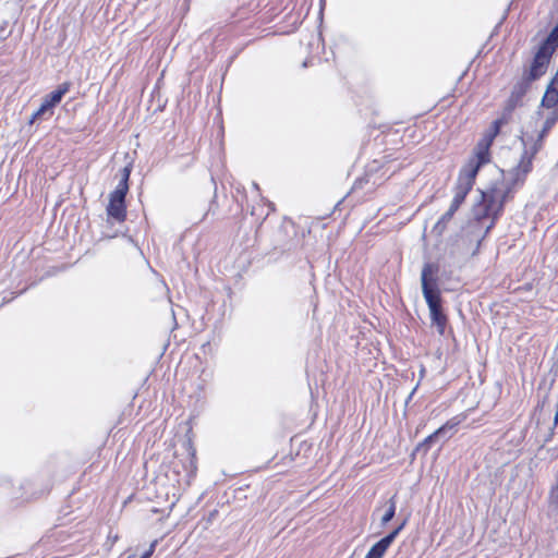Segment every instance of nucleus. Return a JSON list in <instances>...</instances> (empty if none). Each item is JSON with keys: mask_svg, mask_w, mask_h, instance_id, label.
Listing matches in <instances>:
<instances>
[{"mask_svg": "<svg viewBox=\"0 0 558 558\" xmlns=\"http://www.w3.org/2000/svg\"><path fill=\"white\" fill-rule=\"evenodd\" d=\"M510 190H501L497 185L490 186L488 190L481 193V201L477 204L478 210L476 219L482 221L484 219H492L488 229L493 228L501 216L505 203L509 196Z\"/></svg>", "mask_w": 558, "mask_h": 558, "instance_id": "obj_5", "label": "nucleus"}, {"mask_svg": "<svg viewBox=\"0 0 558 558\" xmlns=\"http://www.w3.org/2000/svg\"><path fill=\"white\" fill-rule=\"evenodd\" d=\"M549 62L533 53V58L522 70L521 77L515 82L512 90L506 100L507 104L519 107L523 104V98L531 89L532 84L544 76L549 68Z\"/></svg>", "mask_w": 558, "mask_h": 558, "instance_id": "obj_4", "label": "nucleus"}, {"mask_svg": "<svg viewBox=\"0 0 558 558\" xmlns=\"http://www.w3.org/2000/svg\"><path fill=\"white\" fill-rule=\"evenodd\" d=\"M70 88L71 83L63 82L62 84L58 85L53 92L44 98V102L47 104L50 109L53 108L62 100V97L70 90Z\"/></svg>", "mask_w": 558, "mask_h": 558, "instance_id": "obj_11", "label": "nucleus"}, {"mask_svg": "<svg viewBox=\"0 0 558 558\" xmlns=\"http://www.w3.org/2000/svg\"><path fill=\"white\" fill-rule=\"evenodd\" d=\"M547 135H543V133H538L536 140L533 144L524 148L520 156V160L513 170L514 181L515 182H524L527 174L533 170V161L536 155L544 146V142Z\"/></svg>", "mask_w": 558, "mask_h": 558, "instance_id": "obj_8", "label": "nucleus"}, {"mask_svg": "<svg viewBox=\"0 0 558 558\" xmlns=\"http://www.w3.org/2000/svg\"><path fill=\"white\" fill-rule=\"evenodd\" d=\"M515 109V107L505 102L499 117L484 131L464 165L480 172L482 167L492 162L494 141L500 134L501 128L511 122Z\"/></svg>", "mask_w": 558, "mask_h": 558, "instance_id": "obj_1", "label": "nucleus"}, {"mask_svg": "<svg viewBox=\"0 0 558 558\" xmlns=\"http://www.w3.org/2000/svg\"><path fill=\"white\" fill-rule=\"evenodd\" d=\"M468 418L466 412H461L449 420H447L439 428L436 429V434H444L446 432H451L454 434L458 427Z\"/></svg>", "mask_w": 558, "mask_h": 558, "instance_id": "obj_12", "label": "nucleus"}, {"mask_svg": "<svg viewBox=\"0 0 558 558\" xmlns=\"http://www.w3.org/2000/svg\"><path fill=\"white\" fill-rule=\"evenodd\" d=\"M541 106L550 110L545 118L542 130L539 131L543 135H548L550 130L558 122V89L547 85Z\"/></svg>", "mask_w": 558, "mask_h": 558, "instance_id": "obj_9", "label": "nucleus"}, {"mask_svg": "<svg viewBox=\"0 0 558 558\" xmlns=\"http://www.w3.org/2000/svg\"><path fill=\"white\" fill-rule=\"evenodd\" d=\"M158 541L155 539L150 543L149 548L142 555L144 558H150L155 553Z\"/></svg>", "mask_w": 558, "mask_h": 558, "instance_id": "obj_15", "label": "nucleus"}, {"mask_svg": "<svg viewBox=\"0 0 558 558\" xmlns=\"http://www.w3.org/2000/svg\"><path fill=\"white\" fill-rule=\"evenodd\" d=\"M184 447L186 458L182 460L179 459L178 456H174L173 460L170 462V470L174 474V481L179 486H182V484L190 486L197 472L196 449L193 441L187 439Z\"/></svg>", "mask_w": 558, "mask_h": 558, "instance_id": "obj_6", "label": "nucleus"}, {"mask_svg": "<svg viewBox=\"0 0 558 558\" xmlns=\"http://www.w3.org/2000/svg\"><path fill=\"white\" fill-rule=\"evenodd\" d=\"M241 11H242V9H238L236 13H234V15H233V16H234V17H238V16H239L240 19H242V16H241Z\"/></svg>", "mask_w": 558, "mask_h": 558, "instance_id": "obj_17", "label": "nucleus"}, {"mask_svg": "<svg viewBox=\"0 0 558 558\" xmlns=\"http://www.w3.org/2000/svg\"><path fill=\"white\" fill-rule=\"evenodd\" d=\"M130 175L131 169L129 167H124L122 169V178L119 184L114 191L110 193L109 203L106 209L108 217L119 223H122L126 220L128 213L125 197L129 192Z\"/></svg>", "mask_w": 558, "mask_h": 558, "instance_id": "obj_7", "label": "nucleus"}, {"mask_svg": "<svg viewBox=\"0 0 558 558\" xmlns=\"http://www.w3.org/2000/svg\"><path fill=\"white\" fill-rule=\"evenodd\" d=\"M407 524V520H404L399 526H397L393 531H391L388 535L383 537L376 544H374L364 558H383L395 541V538L399 535V533L404 529Z\"/></svg>", "mask_w": 558, "mask_h": 558, "instance_id": "obj_10", "label": "nucleus"}, {"mask_svg": "<svg viewBox=\"0 0 558 558\" xmlns=\"http://www.w3.org/2000/svg\"><path fill=\"white\" fill-rule=\"evenodd\" d=\"M141 558H144L143 556H141Z\"/></svg>", "mask_w": 558, "mask_h": 558, "instance_id": "obj_18", "label": "nucleus"}, {"mask_svg": "<svg viewBox=\"0 0 558 558\" xmlns=\"http://www.w3.org/2000/svg\"><path fill=\"white\" fill-rule=\"evenodd\" d=\"M388 507L385 511V513L381 517V525H386L388 522H390L395 514L397 509V501H396V495H393L387 502Z\"/></svg>", "mask_w": 558, "mask_h": 558, "instance_id": "obj_13", "label": "nucleus"}, {"mask_svg": "<svg viewBox=\"0 0 558 558\" xmlns=\"http://www.w3.org/2000/svg\"><path fill=\"white\" fill-rule=\"evenodd\" d=\"M50 108L47 106V104H45L43 101L40 107L33 113V116L29 120V123H34L37 119H39Z\"/></svg>", "mask_w": 558, "mask_h": 558, "instance_id": "obj_14", "label": "nucleus"}, {"mask_svg": "<svg viewBox=\"0 0 558 558\" xmlns=\"http://www.w3.org/2000/svg\"><path fill=\"white\" fill-rule=\"evenodd\" d=\"M477 174V171L468 167L466 165H463L459 170L457 182L453 187V198L450 203V206L448 210L440 216V218L433 227V232L437 236H441L445 233L454 214L460 208V206L465 202L466 196L475 185Z\"/></svg>", "mask_w": 558, "mask_h": 558, "instance_id": "obj_2", "label": "nucleus"}, {"mask_svg": "<svg viewBox=\"0 0 558 558\" xmlns=\"http://www.w3.org/2000/svg\"><path fill=\"white\" fill-rule=\"evenodd\" d=\"M422 291L429 308L430 322L436 326L439 336H444L448 325V316L442 308V299L435 279L432 278V269L426 265L422 270Z\"/></svg>", "mask_w": 558, "mask_h": 558, "instance_id": "obj_3", "label": "nucleus"}, {"mask_svg": "<svg viewBox=\"0 0 558 558\" xmlns=\"http://www.w3.org/2000/svg\"><path fill=\"white\" fill-rule=\"evenodd\" d=\"M441 434H436V430L434 433H432L430 435H428L426 438H424V440L420 444V447H423V446H429V444L438 436H440Z\"/></svg>", "mask_w": 558, "mask_h": 558, "instance_id": "obj_16", "label": "nucleus"}]
</instances>
